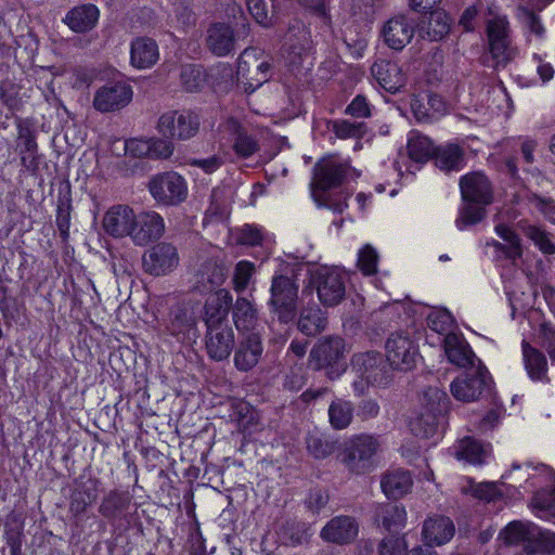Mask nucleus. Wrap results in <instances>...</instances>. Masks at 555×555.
<instances>
[{"instance_id": "09e8293b", "label": "nucleus", "mask_w": 555, "mask_h": 555, "mask_svg": "<svg viewBox=\"0 0 555 555\" xmlns=\"http://www.w3.org/2000/svg\"><path fill=\"white\" fill-rule=\"evenodd\" d=\"M532 507L538 517L551 519L555 517V489L551 492L540 491L532 499Z\"/></svg>"}, {"instance_id": "8fccbe9b", "label": "nucleus", "mask_w": 555, "mask_h": 555, "mask_svg": "<svg viewBox=\"0 0 555 555\" xmlns=\"http://www.w3.org/2000/svg\"><path fill=\"white\" fill-rule=\"evenodd\" d=\"M494 232L505 242L509 255H516L518 258H521L524 253L521 240L509 225L495 220Z\"/></svg>"}, {"instance_id": "13d9d810", "label": "nucleus", "mask_w": 555, "mask_h": 555, "mask_svg": "<svg viewBox=\"0 0 555 555\" xmlns=\"http://www.w3.org/2000/svg\"><path fill=\"white\" fill-rule=\"evenodd\" d=\"M181 83L189 92L201 89L205 81V75L199 66L184 65L181 68Z\"/></svg>"}, {"instance_id": "1a4fd4ad", "label": "nucleus", "mask_w": 555, "mask_h": 555, "mask_svg": "<svg viewBox=\"0 0 555 555\" xmlns=\"http://www.w3.org/2000/svg\"><path fill=\"white\" fill-rule=\"evenodd\" d=\"M270 305L273 312L283 322H288L295 315L298 286L287 276H275L271 285Z\"/></svg>"}, {"instance_id": "49530a36", "label": "nucleus", "mask_w": 555, "mask_h": 555, "mask_svg": "<svg viewBox=\"0 0 555 555\" xmlns=\"http://www.w3.org/2000/svg\"><path fill=\"white\" fill-rule=\"evenodd\" d=\"M524 234L532 241L542 254L554 255L555 243L551 240V234L541 227L528 224L521 227Z\"/></svg>"}, {"instance_id": "9d476101", "label": "nucleus", "mask_w": 555, "mask_h": 555, "mask_svg": "<svg viewBox=\"0 0 555 555\" xmlns=\"http://www.w3.org/2000/svg\"><path fill=\"white\" fill-rule=\"evenodd\" d=\"M132 88L122 81L108 82L96 90L93 107L101 113H109L124 108L132 100Z\"/></svg>"}, {"instance_id": "0eeeda50", "label": "nucleus", "mask_w": 555, "mask_h": 555, "mask_svg": "<svg viewBox=\"0 0 555 555\" xmlns=\"http://www.w3.org/2000/svg\"><path fill=\"white\" fill-rule=\"evenodd\" d=\"M147 188L154 201L162 206L179 205L186 199L189 193L185 179L175 171L155 175Z\"/></svg>"}, {"instance_id": "6e6d98bb", "label": "nucleus", "mask_w": 555, "mask_h": 555, "mask_svg": "<svg viewBox=\"0 0 555 555\" xmlns=\"http://www.w3.org/2000/svg\"><path fill=\"white\" fill-rule=\"evenodd\" d=\"M474 203L467 204L460 211V215L455 221L459 230H464L468 225L480 222L486 216V205H473Z\"/></svg>"}, {"instance_id": "4d7b16f0", "label": "nucleus", "mask_w": 555, "mask_h": 555, "mask_svg": "<svg viewBox=\"0 0 555 555\" xmlns=\"http://www.w3.org/2000/svg\"><path fill=\"white\" fill-rule=\"evenodd\" d=\"M378 258L377 250L366 244L358 253L357 267L364 275H373L377 272Z\"/></svg>"}, {"instance_id": "a211bd4d", "label": "nucleus", "mask_w": 555, "mask_h": 555, "mask_svg": "<svg viewBox=\"0 0 555 555\" xmlns=\"http://www.w3.org/2000/svg\"><path fill=\"white\" fill-rule=\"evenodd\" d=\"M205 343L210 359L215 361L225 360L234 347V332L229 324L207 326Z\"/></svg>"}, {"instance_id": "e2e57ef3", "label": "nucleus", "mask_w": 555, "mask_h": 555, "mask_svg": "<svg viewBox=\"0 0 555 555\" xmlns=\"http://www.w3.org/2000/svg\"><path fill=\"white\" fill-rule=\"evenodd\" d=\"M246 4L249 13L258 24L264 27H269L272 24L267 0H246Z\"/></svg>"}, {"instance_id": "c756f323", "label": "nucleus", "mask_w": 555, "mask_h": 555, "mask_svg": "<svg viewBox=\"0 0 555 555\" xmlns=\"http://www.w3.org/2000/svg\"><path fill=\"white\" fill-rule=\"evenodd\" d=\"M443 350L450 363L459 367L473 365L475 353L463 336L449 333L443 339Z\"/></svg>"}, {"instance_id": "dca6fc26", "label": "nucleus", "mask_w": 555, "mask_h": 555, "mask_svg": "<svg viewBox=\"0 0 555 555\" xmlns=\"http://www.w3.org/2000/svg\"><path fill=\"white\" fill-rule=\"evenodd\" d=\"M196 317L189 305L181 304L171 308L165 323V334L178 341H185L195 336Z\"/></svg>"}, {"instance_id": "2f4dec72", "label": "nucleus", "mask_w": 555, "mask_h": 555, "mask_svg": "<svg viewBox=\"0 0 555 555\" xmlns=\"http://www.w3.org/2000/svg\"><path fill=\"white\" fill-rule=\"evenodd\" d=\"M380 487L387 498L397 500L411 491L413 479L408 470L395 468L383 476Z\"/></svg>"}, {"instance_id": "5701e85b", "label": "nucleus", "mask_w": 555, "mask_h": 555, "mask_svg": "<svg viewBox=\"0 0 555 555\" xmlns=\"http://www.w3.org/2000/svg\"><path fill=\"white\" fill-rule=\"evenodd\" d=\"M100 18V10L93 3H83L73 7L63 17V23L77 34L93 29Z\"/></svg>"}, {"instance_id": "bb28decb", "label": "nucleus", "mask_w": 555, "mask_h": 555, "mask_svg": "<svg viewBox=\"0 0 555 555\" xmlns=\"http://www.w3.org/2000/svg\"><path fill=\"white\" fill-rule=\"evenodd\" d=\"M222 127L225 132L232 135V149L238 157L248 158L258 152V141L247 133L237 120L230 118Z\"/></svg>"}, {"instance_id": "aec40b11", "label": "nucleus", "mask_w": 555, "mask_h": 555, "mask_svg": "<svg viewBox=\"0 0 555 555\" xmlns=\"http://www.w3.org/2000/svg\"><path fill=\"white\" fill-rule=\"evenodd\" d=\"M263 353V345L257 333H248L237 344L234 350L233 362L240 372H249L260 361Z\"/></svg>"}, {"instance_id": "79ce46f5", "label": "nucleus", "mask_w": 555, "mask_h": 555, "mask_svg": "<svg viewBox=\"0 0 555 555\" xmlns=\"http://www.w3.org/2000/svg\"><path fill=\"white\" fill-rule=\"evenodd\" d=\"M327 317L319 307L304 309L298 321V328L307 336H313L325 330Z\"/></svg>"}, {"instance_id": "3c124183", "label": "nucleus", "mask_w": 555, "mask_h": 555, "mask_svg": "<svg viewBox=\"0 0 555 555\" xmlns=\"http://www.w3.org/2000/svg\"><path fill=\"white\" fill-rule=\"evenodd\" d=\"M453 324V317L446 309L435 308L427 314L428 327L438 334H449Z\"/></svg>"}, {"instance_id": "e433bc0d", "label": "nucleus", "mask_w": 555, "mask_h": 555, "mask_svg": "<svg viewBox=\"0 0 555 555\" xmlns=\"http://www.w3.org/2000/svg\"><path fill=\"white\" fill-rule=\"evenodd\" d=\"M225 280L224 268L215 260L204 262L196 272V287L208 292L220 286Z\"/></svg>"}, {"instance_id": "9b49d317", "label": "nucleus", "mask_w": 555, "mask_h": 555, "mask_svg": "<svg viewBox=\"0 0 555 555\" xmlns=\"http://www.w3.org/2000/svg\"><path fill=\"white\" fill-rule=\"evenodd\" d=\"M165 220L155 210H142L134 215L130 238L137 246H146L159 240L165 233Z\"/></svg>"}, {"instance_id": "4c0bfd02", "label": "nucleus", "mask_w": 555, "mask_h": 555, "mask_svg": "<svg viewBox=\"0 0 555 555\" xmlns=\"http://www.w3.org/2000/svg\"><path fill=\"white\" fill-rule=\"evenodd\" d=\"M233 321L238 332L254 333L258 323V313L253 302L238 297L233 307Z\"/></svg>"}, {"instance_id": "b1692460", "label": "nucleus", "mask_w": 555, "mask_h": 555, "mask_svg": "<svg viewBox=\"0 0 555 555\" xmlns=\"http://www.w3.org/2000/svg\"><path fill=\"white\" fill-rule=\"evenodd\" d=\"M358 534V525L349 516H337L331 519L321 530V538L337 544L349 543Z\"/></svg>"}, {"instance_id": "a878e982", "label": "nucleus", "mask_w": 555, "mask_h": 555, "mask_svg": "<svg viewBox=\"0 0 555 555\" xmlns=\"http://www.w3.org/2000/svg\"><path fill=\"white\" fill-rule=\"evenodd\" d=\"M235 37L232 27L225 23H215L207 29L206 44L211 53L225 56L234 50Z\"/></svg>"}, {"instance_id": "c9c22d12", "label": "nucleus", "mask_w": 555, "mask_h": 555, "mask_svg": "<svg viewBox=\"0 0 555 555\" xmlns=\"http://www.w3.org/2000/svg\"><path fill=\"white\" fill-rule=\"evenodd\" d=\"M406 151L411 160L424 164L435 155L436 147L428 137L412 130L408 137Z\"/></svg>"}, {"instance_id": "052dcab7", "label": "nucleus", "mask_w": 555, "mask_h": 555, "mask_svg": "<svg viewBox=\"0 0 555 555\" xmlns=\"http://www.w3.org/2000/svg\"><path fill=\"white\" fill-rule=\"evenodd\" d=\"M332 130L339 139L360 138L364 133V125L349 120H336L333 122Z\"/></svg>"}, {"instance_id": "72a5a7b5", "label": "nucleus", "mask_w": 555, "mask_h": 555, "mask_svg": "<svg viewBox=\"0 0 555 555\" xmlns=\"http://www.w3.org/2000/svg\"><path fill=\"white\" fill-rule=\"evenodd\" d=\"M534 534H539V527L532 522L515 520L509 522L499 534V539L506 545H522L533 542Z\"/></svg>"}, {"instance_id": "473e14b6", "label": "nucleus", "mask_w": 555, "mask_h": 555, "mask_svg": "<svg viewBox=\"0 0 555 555\" xmlns=\"http://www.w3.org/2000/svg\"><path fill=\"white\" fill-rule=\"evenodd\" d=\"M423 538L428 544L441 545L448 542L454 534V525L449 517L435 516L425 520Z\"/></svg>"}, {"instance_id": "ea45409f", "label": "nucleus", "mask_w": 555, "mask_h": 555, "mask_svg": "<svg viewBox=\"0 0 555 555\" xmlns=\"http://www.w3.org/2000/svg\"><path fill=\"white\" fill-rule=\"evenodd\" d=\"M436 165L444 171L461 170L464 166V151L454 143H447L435 151Z\"/></svg>"}, {"instance_id": "37998d69", "label": "nucleus", "mask_w": 555, "mask_h": 555, "mask_svg": "<svg viewBox=\"0 0 555 555\" xmlns=\"http://www.w3.org/2000/svg\"><path fill=\"white\" fill-rule=\"evenodd\" d=\"M98 499V493L95 488H90L87 486H81L76 488L70 494L69 499V513L74 517H78L85 514Z\"/></svg>"}, {"instance_id": "864d4df0", "label": "nucleus", "mask_w": 555, "mask_h": 555, "mask_svg": "<svg viewBox=\"0 0 555 555\" xmlns=\"http://www.w3.org/2000/svg\"><path fill=\"white\" fill-rule=\"evenodd\" d=\"M528 554L535 553H554L555 552V533L550 530H543L539 527V534H534L533 542L526 544Z\"/></svg>"}, {"instance_id": "774afa93", "label": "nucleus", "mask_w": 555, "mask_h": 555, "mask_svg": "<svg viewBox=\"0 0 555 555\" xmlns=\"http://www.w3.org/2000/svg\"><path fill=\"white\" fill-rule=\"evenodd\" d=\"M540 334L551 360L555 362V326L543 323L540 327Z\"/></svg>"}, {"instance_id": "338daca9", "label": "nucleus", "mask_w": 555, "mask_h": 555, "mask_svg": "<svg viewBox=\"0 0 555 555\" xmlns=\"http://www.w3.org/2000/svg\"><path fill=\"white\" fill-rule=\"evenodd\" d=\"M263 233L256 225L245 224L238 231L237 241L243 245L256 246L261 244Z\"/></svg>"}, {"instance_id": "f03ea898", "label": "nucleus", "mask_w": 555, "mask_h": 555, "mask_svg": "<svg viewBox=\"0 0 555 555\" xmlns=\"http://www.w3.org/2000/svg\"><path fill=\"white\" fill-rule=\"evenodd\" d=\"M380 448L372 435H354L339 446L338 459L352 474H364L373 468L374 457Z\"/></svg>"}, {"instance_id": "412c9836", "label": "nucleus", "mask_w": 555, "mask_h": 555, "mask_svg": "<svg viewBox=\"0 0 555 555\" xmlns=\"http://www.w3.org/2000/svg\"><path fill=\"white\" fill-rule=\"evenodd\" d=\"M287 40L286 60L289 64L299 66L310 59L312 40L310 31L304 24L297 23L291 27Z\"/></svg>"}, {"instance_id": "a18cd8bd", "label": "nucleus", "mask_w": 555, "mask_h": 555, "mask_svg": "<svg viewBox=\"0 0 555 555\" xmlns=\"http://www.w3.org/2000/svg\"><path fill=\"white\" fill-rule=\"evenodd\" d=\"M423 30L426 31L427 38L433 41L442 39L450 30V18L448 14L442 11L431 12L426 27L423 28Z\"/></svg>"}, {"instance_id": "2eb2a0df", "label": "nucleus", "mask_w": 555, "mask_h": 555, "mask_svg": "<svg viewBox=\"0 0 555 555\" xmlns=\"http://www.w3.org/2000/svg\"><path fill=\"white\" fill-rule=\"evenodd\" d=\"M490 377L482 369L459 376L450 385L452 396L464 402L478 400L486 388L489 387Z\"/></svg>"}, {"instance_id": "69168bd1", "label": "nucleus", "mask_w": 555, "mask_h": 555, "mask_svg": "<svg viewBox=\"0 0 555 555\" xmlns=\"http://www.w3.org/2000/svg\"><path fill=\"white\" fill-rule=\"evenodd\" d=\"M517 16L530 33L538 37H542L544 34V27L541 24L540 18L532 11L526 8H519Z\"/></svg>"}, {"instance_id": "c85d7f7f", "label": "nucleus", "mask_w": 555, "mask_h": 555, "mask_svg": "<svg viewBox=\"0 0 555 555\" xmlns=\"http://www.w3.org/2000/svg\"><path fill=\"white\" fill-rule=\"evenodd\" d=\"M411 109L418 121H430L447 112V104L437 94H418L412 98Z\"/></svg>"}, {"instance_id": "f257e3e1", "label": "nucleus", "mask_w": 555, "mask_h": 555, "mask_svg": "<svg viewBox=\"0 0 555 555\" xmlns=\"http://www.w3.org/2000/svg\"><path fill=\"white\" fill-rule=\"evenodd\" d=\"M447 409L448 396L443 390L436 386L425 389L420 398L415 415L410 421L412 433L421 438L434 437Z\"/></svg>"}, {"instance_id": "c03bdc74", "label": "nucleus", "mask_w": 555, "mask_h": 555, "mask_svg": "<svg viewBox=\"0 0 555 555\" xmlns=\"http://www.w3.org/2000/svg\"><path fill=\"white\" fill-rule=\"evenodd\" d=\"M169 23L172 27L188 30L195 26L196 17L191 5L185 0H177L173 3L172 12L169 15Z\"/></svg>"}, {"instance_id": "7ed1b4c3", "label": "nucleus", "mask_w": 555, "mask_h": 555, "mask_svg": "<svg viewBox=\"0 0 555 555\" xmlns=\"http://www.w3.org/2000/svg\"><path fill=\"white\" fill-rule=\"evenodd\" d=\"M347 352V345L343 338L326 337L312 348L309 363L314 370H325L330 379H336L346 371Z\"/></svg>"}, {"instance_id": "603ef678", "label": "nucleus", "mask_w": 555, "mask_h": 555, "mask_svg": "<svg viewBox=\"0 0 555 555\" xmlns=\"http://www.w3.org/2000/svg\"><path fill=\"white\" fill-rule=\"evenodd\" d=\"M488 42L493 66H504L514 59L516 51L512 47L511 40H491Z\"/></svg>"}, {"instance_id": "0e129e2a", "label": "nucleus", "mask_w": 555, "mask_h": 555, "mask_svg": "<svg viewBox=\"0 0 555 555\" xmlns=\"http://www.w3.org/2000/svg\"><path fill=\"white\" fill-rule=\"evenodd\" d=\"M408 547L403 537H388L380 541L378 545L379 555H402Z\"/></svg>"}, {"instance_id": "7c9ffc66", "label": "nucleus", "mask_w": 555, "mask_h": 555, "mask_svg": "<svg viewBox=\"0 0 555 555\" xmlns=\"http://www.w3.org/2000/svg\"><path fill=\"white\" fill-rule=\"evenodd\" d=\"M233 298L229 291L218 289L205 305L206 326H217V324H228L225 322Z\"/></svg>"}, {"instance_id": "4be33fe9", "label": "nucleus", "mask_w": 555, "mask_h": 555, "mask_svg": "<svg viewBox=\"0 0 555 555\" xmlns=\"http://www.w3.org/2000/svg\"><path fill=\"white\" fill-rule=\"evenodd\" d=\"M414 33V23L403 15L387 21L382 30L385 43L393 50H402L410 43Z\"/></svg>"}, {"instance_id": "f704fd0d", "label": "nucleus", "mask_w": 555, "mask_h": 555, "mask_svg": "<svg viewBox=\"0 0 555 555\" xmlns=\"http://www.w3.org/2000/svg\"><path fill=\"white\" fill-rule=\"evenodd\" d=\"M521 348L529 377L534 382H548L545 356L526 340L522 341Z\"/></svg>"}, {"instance_id": "de8ad7c7", "label": "nucleus", "mask_w": 555, "mask_h": 555, "mask_svg": "<svg viewBox=\"0 0 555 555\" xmlns=\"http://www.w3.org/2000/svg\"><path fill=\"white\" fill-rule=\"evenodd\" d=\"M380 518L388 531H398L405 526L406 511L402 505L387 504L382 509Z\"/></svg>"}, {"instance_id": "393cba45", "label": "nucleus", "mask_w": 555, "mask_h": 555, "mask_svg": "<svg viewBox=\"0 0 555 555\" xmlns=\"http://www.w3.org/2000/svg\"><path fill=\"white\" fill-rule=\"evenodd\" d=\"M159 60V50L155 40L138 37L130 44V63L138 69L153 67Z\"/></svg>"}, {"instance_id": "6ab92c4d", "label": "nucleus", "mask_w": 555, "mask_h": 555, "mask_svg": "<svg viewBox=\"0 0 555 555\" xmlns=\"http://www.w3.org/2000/svg\"><path fill=\"white\" fill-rule=\"evenodd\" d=\"M135 211L128 205L112 206L102 220L104 231L116 238L130 237L133 230Z\"/></svg>"}, {"instance_id": "6e6552de", "label": "nucleus", "mask_w": 555, "mask_h": 555, "mask_svg": "<svg viewBox=\"0 0 555 555\" xmlns=\"http://www.w3.org/2000/svg\"><path fill=\"white\" fill-rule=\"evenodd\" d=\"M199 128L198 117L189 111H169L160 115L157 129L166 138L188 140Z\"/></svg>"}, {"instance_id": "39448f33", "label": "nucleus", "mask_w": 555, "mask_h": 555, "mask_svg": "<svg viewBox=\"0 0 555 555\" xmlns=\"http://www.w3.org/2000/svg\"><path fill=\"white\" fill-rule=\"evenodd\" d=\"M351 364L359 377L352 383L356 395H362L369 385L380 386L388 383L386 364L379 352L357 353L353 356Z\"/></svg>"}, {"instance_id": "680f3d73", "label": "nucleus", "mask_w": 555, "mask_h": 555, "mask_svg": "<svg viewBox=\"0 0 555 555\" xmlns=\"http://www.w3.org/2000/svg\"><path fill=\"white\" fill-rule=\"evenodd\" d=\"M488 41L509 40L508 22L505 16H495L487 25Z\"/></svg>"}, {"instance_id": "4468645a", "label": "nucleus", "mask_w": 555, "mask_h": 555, "mask_svg": "<svg viewBox=\"0 0 555 555\" xmlns=\"http://www.w3.org/2000/svg\"><path fill=\"white\" fill-rule=\"evenodd\" d=\"M350 171L351 167L347 160L323 159L314 166L311 188L321 191L336 188L347 178Z\"/></svg>"}, {"instance_id": "ddd939ff", "label": "nucleus", "mask_w": 555, "mask_h": 555, "mask_svg": "<svg viewBox=\"0 0 555 555\" xmlns=\"http://www.w3.org/2000/svg\"><path fill=\"white\" fill-rule=\"evenodd\" d=\"M386 357L389 364L398 370L413 367L417 348L415 343L402 333L392 334L386 341Z\"/></svg>"}, {"instance_id": "58836bf2", "label": "nucleus", "mask_w": 555, "mask_h": 555, "mask_svg": "<svg viewBox=\"0 0 555 555\" xmlns=\"http://www.w3.org/2000/svg\"><path fill=\"white\" fill-rule=\"evenodd\" d=\"M489 453V446H483L478 440L465 437L454 446V456L457 460L465 461L470 464L483 463Z\"/></svg>"}, {"instance_id": "cd10ccee", "label": "nucleus", "mask_w": 555, "mask_h": 555, "mask_svg": "<svg viewBox=\"0 0 555 555\" xmlns=\"http://www.w3.org/2000/svg\"><path fill=\"white\" fill-rule=\"evenodd\" d=\"M371 70L378 83L391 93L398 92L405 85V75L397 63L378 61L372 65Z\"/></svg>"}, {"instance_id": "423d86ee", "label": "nucleus", "mask_w": 555, "mask_h": 555, "mask_svg": "<svg viewBox=\"0 0 555 555\" xmlns=\"http://www.w3.org/2000/svg\"><path fill=\"white\" fill-rule=\"evenodd\" d=\"M311 285L315 289L320 302L325 307H335L345 298V274L337 268H318L311 274Z\"/></svg>"}, {"instance_id": "20e7f679", "label": "nucleus", "mask_w": 555, "mask_h": 555, "mask_svg": "<svg viewBox=\"0 0 555 555\" xmlns=\"http://www.w3.org/2000/svg\"><path fill=\"white\" fill-rule=\"evenodd\" d=\"M271 69L270 59L260 49L247 48L238 57L237 76L247 92H254L267 82Z\"/></svg>"}, {"instance_id": "a19ab883", "label": "nucleus", "mask_w": 555, "mask_h": 555, "mask_svg": "<svg viewBox=\"0 0 555 555\" xmlns=\"http://www.w3.org/2000/svg\"><path fill=\"white\" fill-rule=\"evenodd\" d=\"M353 404L345 399L336 398L328 406V422L336 430L347 428L353 418Z\"/></svg>"}, {"instance_id": "bf43d9fd", "label": "nucleus", "mask_w": 555, "mask_h": 555, "mask_svg": "<svg viewBox=\"0 0 555 555\" xmlns=\"http://www.w3.org/2000/svg\"><path fill=\"white\" fill-rule=\"evenodd\" d=\"M254 273L255 266L253 262L247 260L237 262L233 273V288L235 292H244L247 288Z\"/></svg>"}, {"instance_id": "f8f14e48", "label": "nucleus", "mask_w": 555, "mask_h": 555, "mask_svg": "<svg viewBox=\"0 0 555 555\" xmlns=\"http://www.w3.org/2000/svg\"><path fill=\"white\" fill-rule=\"evenodd\" d=\"M142 261L145 272L160 276L178 267L179 254L172 244L163 242L145 251Z\"/></svg>"}, {"instance_id": "f3484780", "label": "nucleus", "mask_w": 555, "mask_h": 555, "mask_svg": "<svg viewBox=\"0 0 555 555\" xmlns=\"http://www.w3.org/2000/svg\"><path fill=\"white\" fill-rule=\"evenodd\" d=\"M462 197L467 203L489 205L493 199L492 185L481 171L466 173L460 179Z\"/></svg>"}, {"instance_id": "5fc2aeb1", "label": "nucleus", "mask_w": 555, "mask_h": 555, "mask_svg": "<svg viewBox=\"0 0 555 555\" xmlns=\"http://www.w3.org/2000/svg\"><path fill=\"white\" fill-rule=\"evenodd\" d=\"M307 449L315 459H324L333 454L338 448V442L323 439L317 435H310L307 439Z\"/></svg>"}]
</instances>
